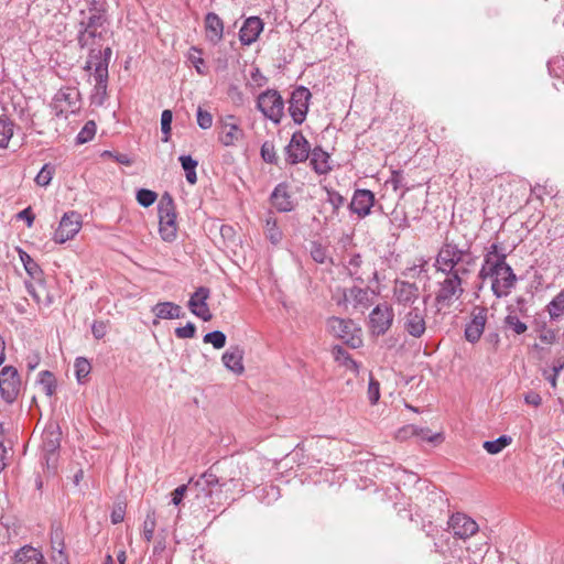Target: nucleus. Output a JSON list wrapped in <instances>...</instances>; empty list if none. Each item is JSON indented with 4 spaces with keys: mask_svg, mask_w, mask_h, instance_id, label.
<instances>
[{
    "mask_svg": "<svg viewBox=\"0 0 564 564\" xmlns=\"http://www.w3.org/2000/svg\"><path fill=\"white\" fill-rule=\"evenodd\" d=\"M265 232L268 239L273 243L276 245L282 239V231L278 227L276 219L274 218H268L265 221Z\"/></svg>",
    "mask_w": 564,
    "mask_h": 564,
    "instance_id": "a18cd8bd",
    "label": "nucleus"
},
{
    "mask_svg": "<svg viewBox=\"0 0 564 564\" xmlns=\"http://www.w3.org/2000/svg\"><path fill=\"white\" fill-rule=\"evenodd\" d=\"M203 341L205 344H212L215 349H221L226 345V335L221 330H214V332L207 333L203 337Z\"/></svg>",
    "mask_w": 564,
    "mask_h": 564,
    "instance_id": "09e8293b",
    "label": "nucleus"
},
{
    "mask_svg": "<svg viewBox=\"0 0 564 564\" xmlns=\"http://www.w3.org/2000/svg\"><path fill=\"white\" fill-rule=\"evenodd\" d=\"M373 299L375 293L368 288L352 286L344 292V301L351 303L352 307L361 313L372 305Z\"/></svg>",
    "mask_w": 564,
    "mask_h": 564,
    "instance_id": "412c9836",
    "label": "nucleus"
},
{
    "mask_svg": "<svg viewBox=\"0 0 564 564\" xmlns=\"http://www.w3.org/2000/svg\"><path fill=\"white\" fill-rule=\"evenodd\" d=\"M311 97L310 89L304 86H299L292 91L289 101V112L296 124L304 122Z\"/></svg>",
    "mask_w": 564,
    "mask_h": 564,
    "instance_id": "ddd939ff",
    "label": "nucleus"
},
{
    "mask_svg": "<svg viewBox=\"0 0 564 564\" xmlns=\"http://www.w3.org/2000/svg\"><path fill=\"white\" fill-rule=\"evenodd\" d=\"M18 219H23L26 221V226L28 227H32L33 223H34V219H35V216L34 214L32 213V209L31 207H26L24 208L23 210H21L18 215H17Z\"/></svg>",
    "mask_w": 564,
    "mask_h": 564,
    "instance_id": "774afa93",
    "label": "nucleus"
},
{
    "mask_svg": "<svg viewBox=\"0 0 564 564\" xmlns=\"http://www.w3.org/2000/svg\"><path fill=\"white\" fill-rule=\"evenodd\" d=\"M476 264V257L471 252L470 243H459L445 238L436 258L435 270L441 273H453L467 276Z\"/></svg>",
    "mask_w": 564,
    "mask_h": 564,
    "instance_id": "7ed1b4c3",
    "label": "nucleus"
},
{
    "mask_svg": "<svg viewBox=\"0 0 564 564\" xmlns=\"http://www.w3.org/2000/svg\"><path fill=\"white\" fill-rule=\"evenodd\" d=\"M394 314L387 304L377 305L369 315V326L373 335H384L393 323Z\"/></svg>",
    "mask_w": 564,
    "mask_h": 564,
    "instance_id": "2eb2a0df",
    "label": "nucleus"
},
{
    "mask_svg": "<svg viewBox=\"0 0 564 564\" xmlns=\"http://www.w3.org/2000/svg\"><path fill=\"white\" fill-rule=\"evenodd\" d=\"M311 257L317 263H325L326 260L328 259L327 248L324 247L322 243L312 242Z\"/></svg>",
    "mask_w": 564,
    "mask_h": 564,
    "instance_id": "3c124183",
    "label": "nucleus"
},
{
    "mask_svg": "<svg viewBox=\"0 0 564 564\" xmlns=\"http://www.w3.org/2000/svg\"><path fill=\"white\" fill-rule=\"evenodd\" d=\"M387 183L391 184L392 185V188L394 191H398L399 188H402L404 187V191L402 193V195H404V193L406 191H409V187L405 186L404 184V176H403V172L400 171V170H393L391 172V176L390 178L387 181Z\"/></svg>",
    "mask_w": 564,
    "mask_h": 564,
    "instance_id": "4d7b16f0",
    "label": "nucleus"
},
{
    "mask_svg": "<svg viewBox=\"0 0 564 564\" xmlns=\"http://www.w3.org/2000/svg\"><path fill=\"white\" fill-rule=\"evenodd\" d=\"M311 151V144L302 131H295L284 148L285 162L290 165L305 162L310 158Z\"/></svg>",
    "mask_w": 564,
    "mask_h": 564,
    "instance_id": "9d476101",
    "label": "nucleus"
},
{
    "mask_svg": "<svg viewBox=\"0 0 564 564\" xmlns=\"http://www.w3.org/2000/svg\"><path fill=\"white\" fill-rule=\"evenodd\" d=\"M270 200L272 206L280 213H288L294 209V204L289 193L286 183H279L271 193Z\"/></svg>",
    "mask_w": 564,
    "mask_h": 564,
    "instance_id": "5701e85b",
    "label": "nucleus"
},
{
    "mask_svg": "<svg viewBox=\"0 0 564 564\" xmlns=\"http://www.w3.org/2000/svg\"><path fill=\"white\" fill-rule=\"evenodd\" d=\"M419 297L420 290L415 283L395 280L393 285V299L398 305L402 306V310L414 306Z\"/></svg>",
    "mask_w": 564,
    "mask_h": 564,
    "instance_id": "f3484780",
    "label": "nucleus"
},
{
    "mask_svg": "<svg viewBox=\"0 0 564 564\" xmlns=\"http://www.w3.org/2000/svg\"><path fill=\"white\" fill-rule=\"evenodd\" d=\"M511 442H512L511 436L501 435L494 441L484 442L482 447L487 451V453L495 455V454L500 453L507 446H509L511 444Z\"/></svg>",
    "mask_w": 564,
    "mask_h": 564,
    "instance_id": "4c0bfd02",
    "label": "nucleus"
},
{
    "mask_svg": "<svg viewBox=\"0 0 564 564\" xmlns=\"http://www.w3.org/2000/svg\"><path fill=\"white\" fill-rule=\"evenodd\" d=\"M82 228V217L76 212L65 213L55 230L53 240L57 243H64L73 239Z\"/></svg>",
    "mask_w": 564,
    "mask_h": 564,
    "instance_id": "4468645a",
    "label": "nucleus"
},
{
    "mask_svg": "<svg viewBox=\"0 0 564 564\" xmlns=\"http://www.w3.org/2000/svg\"><path fill=\"white\" fill-rule=\"evenodd\" d=\"M51 542L53 545V549L62 553L64 549V541H63V532L58 528L52 530L51 532Z\"/></svg>",
    "mask_w": 564,
    "mask_h": 564,
    "instance_id": "680f3d73",
    "label": "nucleus"
},
{
    "mask_svg": "<svg viewBox=\"0 0 564 564\" xmlns=\"http://www.w3.org/2000/svg\"><path fill=\"white\" fill-rule=\"evenodd\" d=\"M74 367L77 381L79 383H83L87 379L91 370L89 361L84 357H77Z\"/></svg>",
    "mask_w": 564,
    "mask_h": 564,
    "instance_id": "79ce46f5",
    "label": "nucleus"
},
{
    "mask_svg": "<svg viewBox=\"0 0 564 564\" xmlns=\"http://www.w3.org/2000/svg\"><path fill=\"white\" fill-rule=\"evenodd\" d=\"M230 486L237 487L238 480H236L235 478H230L227 481H220V479L217 477V487L214 488V505L223 503L224 489H229ZM224 500H228V497L225 496Z\"/></svg>",
    "mask_w": 564,
    "mask_h": 564,
    "instance_id": "ea45409f",
    "label": "nucleus"
},
{
    "mask_svg": "<svg viewBox=\"0 0 564 564\" xmlns=\"http://www.w3.org/2000/svg\"><path fill=\"white\" fill-rule=\"evenodd\" d=\"M189 490V486L188 484L187 485H182V486H178L173 492H172V503L175 505V506H178L181 502H182V499L185 495V492Z\"/></svg>",
    "mask_w": 564,
    "mask_h": 564,
    "instance_id": "338daca9",
    "label": "nucleus"
},
{
    "mask_svg": "<svg viewBox=\"0 0 564 564\" xmlns=\"http://www.w3.org/2000/svg\"><path fill=\"white\" fill-rule=\"evenodd\" d=\"M178 160L183 170L185 171L186 181L192 185L195 184L197 182V161L194 160L191 155H181Z\"/></svg>",
    "mask_w": 564,
    "mask_h": 564,
    "instance_id": "e433bc0d",
    "label": "nucleus"
},
{
    "mask_svg": "<svg viewBox=\"0 0 564 564\" xmlns=\"http://www.w3.org/2000/svg\"><path fill=\"white\" fill-rule=\"evenodd\" d=\"M97 131L96 123L94 121H87L85 126L82 128V130L78 132L76 137V142L78 144H84L88 141H90Z\"/></svg>",
    "mask_w": 564,
    "mask_h": 564,
    "instance_id": "de8ad7c7",
    "label": "nucleus"
},
{
    "mask_svg": "<svg viewBox=\"0 0 564 564\" xmlns=\"http://www.w3.org/2000/svg\"><path fill=\"white\" fill-rule=\"evenodd\" d=\"M197 124L200 129L207 130L213 127V116L209 111L203 109L202 107L197 108L196 113Z\"/></svg>",
    "mask_w": 564,
    "mask_h": 564,
    "instance_id": "864d4df0",
    "label": "nucleus"
},
{
    "mask_svg": "<svg viewBox=\"0 0 564 564\" xmlns=\"http://www.w3.org/2000/svg\"><path fill=\"white\" fill-rule=\"evenodd\" d=\"M325 191H326V194H327L326 202L332 206L333 215L337 216L338 213H339V209L345 204V198H344V196L339 192H337L335 189L326 187Z\"/></svg>",
    "mask_w": 564,
    "mask_h": 564,
    "instance_id": "37998d69",
    "label": "nucleus"
},
{
    "mask_svg": "<svg viewBox=\"0 0 564 564\" xmlns=\"http://www.w3.org/2000/svg\"><path fill=\"white\" fill-rule=\"evenodd\" d=\"M262 30V20L258 17H250L243 22L239 31V40L243 45H250L257 41Z\"/></svg>",
    "mask_w": 564,
    "mask_h": 564,
    "instance_id": "b1692460",
    "label": "nucleus"
},
{
    "mask_svg": "<svg viewBox=\"0 0 564 564\" xmlns=\"http://www.w3.org/2000/svg\"><path fill=\"white\" fill-rule=\"evenodd\" d=\"M156 198V193L151 189L141 188L137 192V200L143 207L153 205Z\"/></svg>",
    "mask_w": 564,
    "mask_h": 564,
    "instance_id": "8fccbe9b",
    "label": "nucleus"
},
{
    "mask_svg": "<svg viewBox=\"0 0 564 564\" xmlns=\"http://www.w3.org/2000/svg\"><path fill=\"white\" fill-rule=\"evenodd\" d=\"M426 300H424V303ZM404 332L413 337L421 338L426 332V307L410 306L408 310L399 311Z\"/></svg>",
    "mask_w": 564,
    "mask_h": 564,
    "instance_id": "39448f33",
    "label": "nucleus"
},
{
    "mask_svg": "<svg viewBox=\"0 0 564 564\" xmlns=\"http://www.w3.org/2000/svg\"><path fill=\"white\" fill-rule=\"evenodd\" d=\"M80 94L75 87H63L53 97L51 108L56 117L74 113L79 110Z\"/></svg>",
    "mask_w": 564,
    "mask_h": 564,
    "instance_id": "0eeeda50",
    "label": "nucleus"
},
{
    "mask_svg": "<svg viewBox=\"0 0 564 564\" xmlns=\"http://www.w3.org/2000/svg\"><path fill=\"white\" fill-rule=\"evenodd\" d=\"M539 339L545 345H553L557 340V332L552 328H543L542 334H539Z\"/></svg>",
    "mask_w": 564,
    "mask_h": 564,
    "instance_id": "e2e57ef3",
    "label": "nucleus"
},
{
    "mask_svg": "<svg viewBox=\"0 0 564 564\" xmlns=\"http://www.w3.org/2000/svg\"><path fill=\"white\" fill-rule=\"evenodd\" d=\"M327 328L330 334L352 348L361 344L360 328L351 319L332 316L327 319Z\"/></svg>",
    "mask_w": 564,
    "mask_h": 564,
    "instance_id": "423d86ee",
    "label": "nucleus"
},
{
    "mask_svg": "<svg viewBox=\"0 0 564 564\" xmlns=\"http://www.w3.org/2000/svg\"><path fill=\"white\" fill-rule=\"evenodd\" d=\"M54 173H55L54 165H52L50 163L44 164L43 167L37 173V175L35 176L34 181L39 186L46 187L47 185H50Z\"/></svg>",
    "mask_w": 564,
    "mask_h": 564,
    "instance_id": "c03bdc74",
    "label": "nucleus"
},
{
    "mask_svg": "<svg viewBox=\"0 0 564 564\" xmlns=\"http://www.w3.org/2000/svg\"><path fill=\"white\" fill-rule=\"evenodd\" d=\"M245 351L239 346L230 347L224 352L221 359L225 367L236 375H241L245 371L242 364Z\"/></svg>",
    "mask_w": 564,
    "mask_h": 564,
    "instance_id": "cd10ccee",
    "label": "nucleus"
},
{
    "mask_svg": "<svg viewBox=\"0 0 564 564\" xmlns=\"http://www.w3.org/2000/svg\"><path fill=\"white\" fill-rule=\"evenodd\" d=\"M334 351H335V358L336 360L338 361H343V364L349 368V369H352V370H357L358 369V365L357 362L349 356V354L344 350L341 347L337 346L334 348Z\"/></svg>",
    "mask_w": 564,
    "mask_h": 564,
    "instance_id": "603ef678",
    "label": "nucleus"
},
{
    "mask_svg": "<svg viewBox=\"0 0 564 564\" xmlns=\"http://www.w3.org/2000/svg\"><path fill=\"white\" fill-rule=\"evenodd\" d=\"M380 398V384L378 381L373 380L372 378L369 381L368 384V399L371 404H376Z\"/></svg>",
    "mask_w": 564,
    "mask_h": 564,
    "instance_id": "052dcab7",
    "label": "nucleus"
},
{
    "mask_svg": "<svg viewBox=\"0 0 564 564\" xmlns=\"http://www.w3.org/2000/svg\"><path fill=\"white\" fill-rule=\"evenodd\" d=\"M39 382L47 397H52L56 391V380L54 375L48 370L39 373Z\"/></svg>",
    "mask_w": 564,
    "mask_h": 564,
    "instance_id": "58836bf2",
    "label": "nucleus"
},
{
    "mask_svg": "<svg viewBox=\"0 0 564 564\" xmlns=\"http://www.w3.org/2000/svg\"><path fill=\"white\" fill-rule=\"evenodd\" d=\"M206 39L214 45L218 44L224 36V22L215 12H208L205 17Z\"/></svg>",
    "mask_w": 564,
    "mask_h": 564,
    "instance_id": "393cba45",
    "label": "nucleus"
},
{
    "mask_svg": "<svg viewBox=\"0 0 564 564\" xmlns=\"http://www.w3.org/2000/svg\"><path fill=\"white\" fill-rule=\"evenodd\" d=\"M61 445V431L57 424L50 423L42 434V448L44 452L53 454Z\"/></svg>",
    "mask_w": 564,
    "mask_h": 564,
    "instance_id": "c756f323",
    "label": "nucleus"
},
{
    "mask_svg": "<svg viewBox=\"0 0 564 564\" xmlns=\"http://www.w3.org/2000/svg\"><path fill=\"white\" fill-rule=\"evenodd\" d=\"M392 215H393V218H392V220H391V221H392V224H393V225H395V227H397L398 229L403 230V229H405V228L410 227V223H409V219H408V217H406V214H405V213H401V214L399 215V213H398L397 210H394V212L392 213Z\"/></svg>",
    "mask_w": 564,
    "mask_h": 564,
    "instance_id": "0e129e2a",
    "label": "nucleus"
},
{
    "mask_svg": "<svg viewBox=\"0 0 564 564\" xmlns=\"http://www.w3.org/2000/svg\"><path fill=\"white\" fill-rule=\"evenodd\" d=\"M454 535L460 539H467L478 531V524L470 517L464 513H455L448 521Z\"/></svg>",
    "mask_w": 564,
    "mask_h": 564,
    "instance_id": "4be33fe9",
    "label": "nucleus"
},
{
    "mask_svg": "<svg viewBox=\"0 0 564 564\" xmlns=\"http://www.w3.org/2000/svg\"><path fill=\"white\" fill-rule=\"evenodd\" d=\"M478 276L481 281L491 280V291L497 299L508 296L518 280L513 269L507 263V253L498 242H492L485 249Z\"/></svg>",
    "mask_w": 564,
    "mask_h": 564,
    "instance_id": "f03ea898",
    "label": "nucleus"
},
{
    "mask_svg": "<svg viewBox=\"0 0 564 564\" xmlns=\"http://www.w3.org/2000/svg\"><path fill=\"white\" fill-rule=\"evenodd\" d=\"M362 264L364 261L361 256L359 253H356L349 259L347 265L349 275L361 283L369 280V276H365V272L361 271Z\"/></svg>",
    "mask_w": 564,
    "mask_h": 564,
    "instance_id": "72a5a7b5",
    "label": "nucleus"
},
{
    "mask_svg": "<svg viewBox=\"0 0 564 564\" xmlns=\"http://www.w3.org/2000/svg\"><path fill=\"white\" fill-rule=\"evenodd\" d=\"M196 334V326L188 322L183 327L175 328V336L177 338H193Z\"/></svg>",
    "mask_w": 564,
    "mask_h": 564,
    "instance_id": "bf43d9fd",
    "label": "nucleus"
},
{
    "mask_svg": "<svg viewBox=\"0 0 564 564\" xmlns=\"http://www.w3.org/2000/svg\"><path fill=\"white\" fill-rule=\"evenodd\" d=\"M14 123L7 116H0V148H8L9 141L13 135Z\"/></svg>",
    "mask_w": 564,
    "mask_h": 564,
    "instance_id": "c9c22d12",
    "label": "nucleus"
},
{
    "mask_svg": "<svg viewBox=\"0 0 564 564\" xmlns=\"http://www.w3.org/2000/svg\"><path fill=\"white\" fill-rule=\"evenodd\" d=\"M521 315L517 314L513 305L507 306V315L503 318V328L513 335H523L528 330V325L521 319Z\"/></svg>",
    "mask_w": 564,
    "mask_h": 564,
    "instance_id": "c85d7f7f",
    "label": "nucleus"
},
{
    "mask_svg": "<svg viewBox=\"0 0 564 564\" xmlns=\"http://www.w3.org/2000/svg\"><path fill=\"white\" fill-rule=\"evenodd\" d=\"M20 375L13 366H6L0 371V395L9 404L13 403L20 392Z\"/></svg>",
    "mask_w": 564,
    "mask_h": 564,
    "instance_id": "9b49d317",
    "label": "nucleus"
},
{
    "mask_svg": "<svg viewBox=\"0 0 564 564\" xmlns=\"http://www.w3.org/2000/svg\"><path fill=\"white\" fill-rule=\"evenodd\" d=\"M14 564H45V561L41 551L24 546L15 553Z\"/></svg>",
    "mask_w": 564,
    "mask_h": 564,
    "instance_id": "2f4dec72",
    "label": "nucleus"
},
{
    "mask_svg": "<svg viewBox=\"0 0 564 564\" xmlns=\"http://www.w3.org/2000/svg\"><path fill=\"white\" fill-rule=\"evenodd\" d=\"M124 514H126V507L122 506V505H117L115 506V508L112 509L111 511V522L113 524H118V523H121L124 519Z\"/></svg>",
    "mask_w": 564,
    "mask_h": 564,
    "instance_id": "69168bd1",
    "label": "nucleus"
},
{
    "mask_svg": "<svg viewBox=\"0 0 564 564\" xmlns=\"http://www.w3.org/2000/svg\"><path fill=\"white\" fill-rule=\"evenodd\" d=\"M243 138L245 132L235 116L228 115L221 118L218 140L223 145L232 147Z\"/></svg>",
    "mask_w": 564,
    "mask_h": 564,
    "instance_id": "dca6fc26",
    "label": "nucleus"
},
{
    "mask_svg": "<svg viewBox=\"0 0 564 564\" xmlns=\"http://www.w3.org/2000/svg\"><path fill=\"white\" fill-rule=\"evenodd\" d=\"M156 318L174 319L183 316L182 307L173 302H160L152 307Z\"/></svg>",
    "mask_w": 564,
    "mask_h": 564,
    "instance_id": "7c9ffc66",
    "label": "nucleus"
},
{
    "mask_svg": "<svg viewBox=\"0 0 564 564\" xmlns=\"http://www.w3.org/2000/svg\"><path fill=\"white\" fill-rule=\"evenodd\" d=\"M257 108L265 118L274 123H280L283 117L284 101L278 90L268 89L259 95Z\"/></svg>",
    "mask_w": 564,
    "mask_h": 564,
    "instance_id": "6e6552de",
    "label": "nucleus"
},
{
    "mask_svg": "<svg viewBox=\"0 0 564 564\" xmlns=\"http://www.w3.org/2000/svg\"><path fill=\"white\" fill-rule=\"evenodd\" d=\"M408 436H417L430 443H440L443 441V435L441 433L431 434V431L427 427H419L413 424L400 429L397 433V437L400 440L406 438Z\"/></svg>",
    "mask_w": 564,
    "mask_h": 564,
    "instance_id": "a878e982",
    "label": "nucleus"
},
{
    "mask_svg": "<svg viewBox=\"0 0 564 564\" xmlns=\"http://www.w3.org/2000/svg\"><path fill=\"white\" fill-rule=\"evenodd\" d=\"M108 332V323L104 321H95L91 325V333L96 339H102Z\"/></svg>",
    "mask_w": 564,
    "mask_h": 564,
    "instance_id": "13d9d810",
    "label": "nucleus"
},
{
    "mask_svg": "<svg viewBox=\"0 0 564 564\" xmlns=\"http://www.w3.org/2000/svg\"><path fill=\"white\" fill-rule=\"evenodd\" d=\"M260 153L264 162L270 164L278 163V155L272 143L264 142L261 147Z\"/></svg>",
    "mask_w": 564,
    "mask_h": 564,
    "instance_id": "5fc2aeb1",
    "label": "nucleus"
},
{
    "mask_svg": "<svg viewBox=\"0 0 564 564\" xmlns=\"http://www.w3.org/2000/svg\"><path fill=\"white\" fill-rule=\"evenodd\" d=\"M375 202V194L370 189L358 188L354 192L348 208L358 218L362 219L370 215Z\"/></svg>",
    "mask_w": 564,
    "mask_h": 564,
    "instance_id": "6ab92c4d",
    "label": "nucleus"
},
{
    "mask_svg": "<svg viewBox=\"0 0 564 564\" xmlns=\"http://www.w3.org/2000/svg\"><path fill=\"white\" fill-rule=\"evenodd\" d=\"M80 15L77 43L80 48L89 51L84 69H94L95 91L105 97L108 85V66L112 54L110 47L102 50L106 34L105 24L107 23L106 11L94 3L87 11L82 10Z\"/></svg>",
    "mask_w": 564,
    "mask_h": 564,
    "instance_id": "f257e3e1",
    "label": "nucleus"
},
{
    "mask_svg": "<svg viewBox=\"0 0 564 564\" xmlns=\"http://www.w3.org/2000/svg\"><path fill=\"white\" fill-rule=\"evenodd\" d=\"M172 119H173L172 111L169 109L163 110V112L161 115V130L164 134V138H163L164 142H167L170 139Z\"/></svg>",
    "mask_w": 564,
    "mask_h": 564,
    "instance_id": "6e6d98bb",
    "label": "nucleus"
},
{
    "mask_svg": "<svg viewBox=\"0 0 564 564\" xmlns=\"http://www.w3.org/2000/svg\"><path fill=\"white\" fill-rule=\"evenodd\" d=\"M159 232L166 242H172L177 236L176 208L172 195L165 192L158 204Z\"/></svg>",
    "mask_w": 564,
    "mask_h": 564,
    "instance_id": "20e7f679",
    "label": "nucleus"
},
{
    "mask_svg": "<svg viewBox=\"0 0 564 564\" xmlns=\"http://www.w3.org/2000/svg\"><path fill=\"white\" fill-rule=\"evenodd\" d=\"M188 59L191 61V63L193 64V66L195 67L196 72L199 75H206L207 74V68L205 67V61L202 57V51L200 50H198L196 47H192L189 50Z\"/></svg>",
    "mask_w": 564,
    "mask_h": 564,
    "instance_id": "49530a36",
    "label": "nucleus"
},
{
    "mask_svg": "<svg viewBox=\"0 0 564 564\" xmlns=\"http://www.w3.org/2000/svg\"><path fill=\"white\" fill-rule=\"evenodd\" d=\"M156 527V517L155 511H148L145 519L143 521V530L142 535L147 542H150L153 539L154 530Z\"/></svg>",
    "mask_w": 564,
    "mask_h": 564,
    "instance_id": "a19ab883",
    "label": "nucleus"
},
{
    "mask_svg": "<svg viewBox=\"0 0 564 564\" xmlns=\"http://www.w3.org/2000/svg\"><path fill=\"white\" fill-rule=\"evenodd\" d=\"M488 310L484 306H475L471 312V318L465 326V338L467 341L477 343L485 329L487 323Z\"/></svg>",
    "mask_w": 564,
    "mask_h": 564,
    "instance_id": "a211bd4d",
    "label": "nucleus"
},
{
    "mask_svg": "<svg viewBox=\"0 0 564 564\" xmlns=\"http://www.w3.org/2000/svg\"><path fill=\"white\" fill-rule=\"evenodd\" d=\"M308 159L310 165L316 174L325 175L332 171L330 155L322 147L312 149Z\"/></svg>",
    "mask_w": 564,
    "mask_h": 564,
    "instance_id": "bb28decb",
    "label": "nucleus"
},
{
    "mask_svg": "<svg viewBox=\"0 0 564 564\" xmlns=\"http://www.w3.org/2000/svg\"><path fill=\"white\" fill-rule=\"evenodd\" d=\"M546 312L552 321H557L564 315V289L546 305Z\"/></svg>",
    "mask_w": 564,
    "mask_h": 564,
    "instance_id": "f704fd0d",
    "label": "nucleus"
},
{
    "mask_svg": "<svg viewBox=\"0 0 564 564\" xmlns=\"http://www.w3.org/2000/svg\"><path fill=\"white\" fill-rule=\"evenodd\" d=\"M189 490L195 492L196 499L202 501L205 507L214 505V488L217 487V475L213 473V468L202 474L196 480L193 478L188 481Z\"/></svg>",
    "mask_w": 564,
    "mask_h": 564,
    "instance_id": "1a4fd4ad",
    "label": "nucleus"
},
{
    "mask_svg": "<svg viewBox=\"0 0 564 564\" xmlns=\"http://www.w3.org/2000/svg\"><path fill=\"white\" fill-rule=\"evenodd\" d=\"M446 276L438 283V291L435 296L437 304H449L453 299H458L464 293L462 286L464 275L444 273Z\"/></svg>",
    "mask_w": 564,
    "mask_h": 564,
    "instance_id": "f8f14e48",
    "label": "nucleus"
},
{
    "mask_svg": "<svg viewBox=\"0 0 564 564\" xmlns=\"http://www.w3.org/2000/svg\"><path fill=\"white\" fill-rule=\"evenodd\" d=\"M19 258L23 263L26 273L34 280L41 279L43 271L36 261L24 250L18 249Z\"/></svg>",
    "mask_w": 564,
    "mask_h": 564,
    "instance_id": "473e14b6",
    "label": "nucleus"
},
{
    "mask_svg": "<svg viewBox=\"0 0 564 564\" xmlns=\"http://www.w3.org/2000/svg\"><path fill=\"white\" fill-rule=\"evenodd\" d=\"M209 294L208 288L200 286L192 294L188 301V308L192 314L202 318L204 322H208L213 318V314L207 305Z\"/></svg>",
    "mask_w": 564,
    "mask_h": 564,
    "instance_id": "aec40b11",
    "label": "nucleus"
}]
</instances>
